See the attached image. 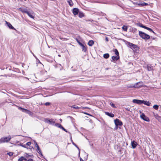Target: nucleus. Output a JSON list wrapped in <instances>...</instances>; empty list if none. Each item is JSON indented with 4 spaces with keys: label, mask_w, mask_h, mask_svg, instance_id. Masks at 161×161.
Wrapping results in <instances>:
<instances>
[{
    "label": "nucleus",
    "mask_w": 161,
    "mask_h": 161,
    "mask_svg": "<svg viewBox=\"0 0 161 161\" xmlns=\"http://www.w3.org/2000/svg\"><path fill=\"white\" fill-rule=\"evenodd\" d=\"M106 40L107 42L108 41V39L107 37H106Z\"/></svg>",
    "instance_id": "nucleus-45"
},
{
    "label": "nucleus",
    "mask_w": 161,
    "mask_h": 161,
    "mask_svg": "<svg viewBox=\"0 0 161 161\" xmlns=\"http://www.w3.org/2000/svg\"><path fill=\"white\" fill-rule=\"evenodd\" d=\"M7 154L10 156H12L13 154V153L12 152H9V153H8Z\"/></svg>",
    "instance_id": "nucleus-37"
},
{
    "label": "nucleus",
    "mask_w": 161,
    "mask_h": 161,
    "mask_svg": "<svg viewBox=\"0 0 161 161\" xmlns=\"http://www.w3.org/2000/svg\"><path fill=\"white\" fill-rule=\"evenodd\" d=\"M142 104H144L147 106H150L151 103L148 101L143 100Z\"/></svg>",
    "instance_id": "nucleus-14"
},
{
    "label": "nucleus",
    "mask_w": 161,
    "mask_h": 161,
    "mask_svg": "<svg viewBox=\"0 0 161 161\" xmlns=\"http://www.w3.org/2000/svg\"><path fill=\"white\" fill-rule=\"evenodd\" d=\"M139 83V82H138V83H136V84H135V85H134V86H132V87H137V84H138Z\"/></svg>",
    "instance_id": "nucleus-40"
},
{
    "label": "nucleus",
    "mask_w": 161,
    "mask_h": 161,
    "mask_svg": "<svg viewBox=\"0 0 161 161\" xmlns=\"http://www.w3.org/2000/svg\"><path fill=\"white\" fill-rule=\"evenodd\" d=\"M35 146L37 148L36 151L37 152L40 154H41V155H42V152L41 150H40V147L37 144L36 142H35Z\"/></svg>",
    "instance_id": "nucleus-9"
},
{
    "label": "nucleus",
    "mask_w": 161,
    "mask_h": 161,
    "mask_svg": "<svg viewBox=\"0 0 161 161\" xmlns=\"http://www.w3.org/2000/svg\"><path fill=\"white\" fill-rule=\"evenodd\" d=\"M80 161H84L82 159V158H81V157H80Z\"/></svg>",
    "instance_id": "nucleus-44"
},
{
    "label": "nucleus",
    "mask_w": 161,
    "mask_h": 161,
    "mask_svg": "<svg viewBox=\"0 0 161 161\" xmlns=\"http://www.w3.org/2000/svg\"><path fill=\"white\" fill-rule=\"evenodd\" d=\"M114 123L115 125L118 126H121L122 125V122L119 119H116L114 120Z\"/></svg>",
    "instance_id": "nucleus-6"
},
{
    "label": "nucleus",
    "mask_w": 161,
    "mask_h": 161,
    "mask_svg": "<svg viewBox=\"0 0 161 161\" xmlns=\"http://www.w3.org/2000/svg\"><path fill=\"white\" fill-rule=\"evenodd\" d=\"M25 161H33V160L31 159H30L28 160L26 159V160Z\"/></svg>",
    "instance_id": "nucleus-43"
},
{
    "label": "nucleus",
    "mask_w": 161,
    "mask_h": 161,
    "mask_svg": "<svg viewBox=\"0 0 161 161\" xmlns=\"http://www.w3.org/2000/svg\"><path fill=\"white\" fill-rule=\"evenodd\" d=\"M125 109L129 111H130V108H129V107H128V108H125Z\"/></svg>",
    "instance_id": "nucleus-42"
},
{
    "label": "nucleus",
    "mask_w": 161,
    "mask_h": 161,
    "mask_svg": "<svg viewBox=\"0 0 161 161\" xmlns=\"http://www.w3.org/2000/svg\"><path fill=\"white\" fill-rule=\"evenodd\" d=\"M20 146H21L22 147H25V148L27 147H26L25 144H24V145L21 144Z\"/></svg>",
    "instance_id": "nucleus-41"
},
{
    "label": "nucleus",
    "mask_w": 161,
    "mask_h": 161,
    "mask_svg": "<svg viewBox=\"0 0 161 161\" xmlns=\"http://www.w3.org/2000/svg\"><path fill=\"white\" fill-rule=\"evenodd\" d=\"M138 5L139 6H146L148 5V4L145 2H140L138 3Z\"/></svg>",
    "instance_id": "nucleus-15"
},
{
    "label": "nucleus",
    "mask_w": 161,
    "mask_h": 161,
    "mask_svg": "<svg viewBox=\"0 0 161 161\" xmlns=\"http://www.w3.org/2000/svg\"><path fill=\"white\" fill-rule=\"evenodd\" d=\"M119 58V56H113L112 57V61L114 62L115 61L118 60Z\"/></svg>",
    "instance_id": "nucleus-12"
},
{
    "label": "nucleus",
    "mask_w": 161,
    "mask_h": 161,
    "mask_svg": "<svg viewBox=\"0 0 161 161\" xmlns=\"http://www.w3.org/2000/svg\"><path fill=\"white\" fill-rule=\"evenodd\" d=\"M79 17L80 18H81L84 17V15L83 13L82 12H79Z\"/></svg>",
    "instance_id": "nucleus-20"
},
{
    "label": "nucleus",
    "mask_w": 161,
    "mask_h": 161,
    "mask_svg": "<svg viewBox=\"0 0 161 161\" xmlns=\"http://www.w3.org/2000/svg\"><path fill=\"white\" fill-rule=\"evenodd\" d=\"M70 138H71V139H72V138H71V136H70ZM71 142H72V144L75 146L79 150V157H80V149H79V147H78V146L72 140V139H71Z\"/></svg>",
    "instance_id": "nucleus-13"
},
{
    "label": "nucleus",
    "mask_w": 161,
    "mask_h": 161,
    "mask_svg": "<svg viewBox=\"0 0 161 161\" xmlns=\"http://www.w3.org/2000/svg\"><path fill=\"white\" fill-rule=\"evenodd\" d=\"M59 120H60V122H62V119H59Z\"/></svg>",
    "instance_id": "nucleus-49"
},
{
    "label": "nucleus",
    "mask_w": 161,
    "mask_h": 161,
    "mask_svg": "<svg viewBox=\"0 0 161 161\" xmlns=\"http://www.w3.org/2000/svg\"><path fill=\"white\" fill-rule=\"evenodd\" d=\"M67 2L70 6H72L73 3L71 0H68Z\"/></svg>",
    "instance_id": "nucleus-27"
},
{
    "label": "nucleus",
    "mask_w": 161,
    "mask_h": 161,
    "mask_svg": "<svg viewBox=\"0 0 161 161\" xmlns=\"http://www.w3.org/2000/svg\"><path fill=\"white\" fill-rule=\"evenodd\" d=\"M139 35L141 37L145 40H147L150 38L149 35L141 31H139Z\"/></svg>",
    "instance_id": "nucleus-1"
},
{
    "label": "nucleus",
    "mask_w": 161,
    "mask_h": 161,
    "mask_svg": "<svg viewBox=\"0 0 161 161\" xmlns=\"http://www.w3.org/2000/svg\"><path fill=\"white\" fill-rule=\"evenodd\" d=\"M147 69L148 71H151L153 69V67L151 65L148 64L147 66Z\"/></svg>",
    "instance_id": "nucleus-19"
},
{
    "label": "nucleus",
    "mask_w": 161,
    "mask_h": 161,
    "mask_svg": "<svg viewBox=\"0 0 161 161\" xmlns=\"http://www.w3.org/2000/svg\"><path fill=\"white\" fill-rule=\"evenodd\" d=\"M77 42L78 43V44L80 45L81 46V45H82V44L80 42L78 39H76V40Z\"/></svg>",
    "instance_id": "nucleus-38"
},
{
    "label": "nucleus",
    "mask_w": 161,
    "mask_h": 161,
    "mask_svg": "<svg viewBox=\"0 0 161 161\" xmlns=\"http://www.w3.org/2000/svg\"><path fill=\"white\" fill-rule=\"evenodd\" d=\"M109 55L108 53H105L103 55V57L105 58H109Z\"/></svg>",
    "instance_id": "nucleus-26"
},
{
    "label": "nucleus",
    "mask_w": 161,
    "mask_h": 161,
    "mask_svg": "<svg viewBox=\"0 0 161 161\" xmlns=\"http://www.w3.org/2000/svg\"><path fill=\"white\" fill-rule=\"evenodd\" d=\"M19 9L20 10L22 13H25L26 14H27V12H28V11L26 9H22L21 8H19Z\"/></svg>",
    "instance_id": "nucleus-23"
},
{
    "label": "nucleus",
    "mask_w": 161,
    "mask_h": 161,
    "mask_svg": "<svg viewBox=\"0 0 161 161\" xmlns=\"http://www.w3.org/2000/svg\"><path fill=\"white\" fill-rule=\"evenodd\" d=\"M143 100L134 99L132 100V102L138 104H142Z\"/></svg>",
    "instance_id": "nucleus-7"
},
{
    "label": "nucleus",
    "mask_w": 161,
    "mask_h": 161,
    "mask_svg": "<svg viewBox=\"0 0 161 161\" xmlns=\"http://www.w3.org/2000/svg\"><path fill=\"white\" fill-rule=\"evenodd\" d=\"M33 54V56L35 57L36 58V56H35V55Z\"/></svg>",
    "instance_id": "nucleus-48"
},
{
    "label": "nucleus",
    "mask_w": 161,
    "mask_h": 161,
    "mask_svg": "<svg viewBox=\"0 0 161 161\" xmlns=\"http://www.w3.org/2000/svg\"><path fill=\"white\" fill-rule=\"evenodd\" d=\"M94 43V42L92 40H90L89 41L88 43V44L90 46H92Z\"/></svg>",
    "instance_id": "nucleus-21"
},
{
    "label": "nucleus",
    "mask_w": 161,
    "mask_h": 161,
    "mask_svg": "<svg viewBox=\"0 0 161 161\" xmlns=\"http://www.w3.org/2000/svg\"><path fill=\"white\" fill-rule=\"evenodd\" d=\"M38 63H41V62H40V61L38 62Z\"/></svg>",
    "instance_id": "nucleus-51"
},
{
    "label": "nucleus",
    "mask_w": 161,
    "mask_h": 161,
    "mask_svg": "<svg viewBox=\"0 0 161 161\" xmlns=\"http://www.w3.org/2000/svg\"><path fill=\"white\" fill-rule=\"evenodd\" d=\"M71 108L75 109H79L80 108V107L76 105H73L71 107Z\"/></svg>",
    "instance_id": "nucleus-32"
},
{
    "label": "nucleus",
    "mask_w": 161,
    "mask_h": 161,
    "mask_svg": "<svg viewBox=\"0 0 161 161\" xmlns=\"http://www.w3.org/2000/svg\"><path fill=\"white\" fill-rule=\"evenodd\" d=\"M50 103L49 102H47L45 103V105L46 106H48L50 104Z\"/></svg>",
    "instance_id": "nucleus-39"
},
{
    "label": "nucleus",
    "mask_w": 161,
    "mask_h": 161,
    "mask_svg": "<svg viewBox=\"0 0 161 161\" xmlns=\"http://www.w3.org/2000/svg\"><path fill=\"white\" fill-rule=\"evenodd\" d=\"M38 63H41V62H40V61L38 62Z\"/></svg>",
    "instance_id": "nucleus-50"
},
{
    "label": "nucleus",
    "mask_w": 161,
    "mask_h": 161,
    "mask_svg": "<svg viewBox=\"0 0 161 161\" xmlns=\"http://www.w3.org/2000/svg\"><path fill=\"white\" fill-rule=\"evenodd\" d=\"M86 21H91V22H92V21H93L92 20H86Z\"/></svg>",
    "instance_id": "nucleus-46"
},
{
    "label": "nucleus",
    "mask_w": 161,
    "mask_h": 161,
    "mask_svg": "<svg viewBox=\"0 0 161 161\" xmlns=\"http://www.w3.org/2000/svg\"><path fill=\"white\" fill-rule=\"evenodd\" d=\"M139 113H140V114H142V111H140Z\"/></svg>",
    "instance_id": "nucleus-47"
},
{
    "label": "nucleus",
    "mask_w": 161,
    "mask_h": 161,
    "mask_svg": "<svg viewBox=\"0 0 161 161\" xmlns=\"http://www.w3.org/2000/svg\"><path fill=\"white\" fill-rule=\"evenodd\" d=\"M140 117L141 119L147 122H149L150 121L149 118L146 116L143 113H142L140 115Z\"/></svg>",
    "instance_id": "nucleus-5"
},
{
    "label": "nucleus",
    "mask_w": 161,
    "mask_h": 161,
    "mask_svg": "<svg viewBox=\"0 0 161 161\" xmlns=\"http://www.w3.org/2000/svg\"><path fill=\"white\" fill-rule=\"evenodd\" d=\"M122 29L125 31H127V27L126 26L124 25L122 27Z\"/></svg>",
    "instance_id": "nucleus-30"
},
{
    "label": "nucleus",
    "mask_w": 161,
    "mask_h": 161,
    "mask_svg": "<svg viewBox=\"0 0 161 161\" xmlns=\"http://www.w3.org/2000/svg\"><path fill=\"white\" fill-rule=\"evenodd\" d=\"M45 122L49 124L53 125L55 123V121L52 119H49L48 118H45L44 119Z\"/></svg>",
    "instance_id": "nucleus-3"
},
{
    "label": "nucleus",
    "mask_w": 161,
    "mask_h": 161,
    "mask_svg": "<svg viewBox=\"0 0 161 161\" xmlns=\"http://www.w3.org/2000/svg\"><path fill=\"white\" fill-rule=\"evenodd\" d=\"M158 107H159L158 105H154L153 106V108H154V109H156V110L158 109Z\"/></svg>",
    "instance_id": "nucleus-31"
},
{
    "label": "nucleus",
    "mask_w": 161,
    "mask_h": 161,
    "mask_svg": "<svg viewBox=\"0 0 161 161\" xmlns=\"http://www.w3.org/2000/svg\"><path fill=\"white\" fill-rule=\"evenodd\" d=\"M80 46L82 47V50L84 52H86V49L85 47V46L83 44H82Z\"/></svg>",
    "instance_id": "nucleus-25"
},
{
    "label": "nucleus",
    "mask_w": 161,
    "mask_h": 161,
    "mask_svg": "<svg viewBox=\"0 0 161 161\" xmlns=\"http://www.w3.org/2000/svg\"><path fill=\"white\" fill-rule=\"evenodd\" d=\"M114 52H115V54L117 56H119V53L118 51L117 50V49H115Z\"/></svg>",
    "instance_id": "nucleus-33"
},
{
    "label": "nucleus",
    "mask_w": 161,
    "mask_h": 161,
    "mask_svg": "<svg viewBox=\"0 0 161 161\" xmlns=\"http://www.w3.org/2000/svg\"><path fill=\"white\" fill-rule=\"evenodd\" d=\"M110 105L112 107L114 108H116V107L115 106L114 104L112 102H111L110 103Z\"/></svg>",
    "instance_id": "nucleus-34"
},
{
    "label": "nucleus",
    "mask_w": 161,
    "mask_h": 161,
    "mask_svg": "<svg viewBox=\"0 0 161 161\" xmlns=\"http://www.w3.org/2000/svg\"><path fill=\"white\" fill-rule=\"evenodd\" d=\"M55 126L58 127L60 128L61 127H62V125L58 123H56L54 124Z\"/></svg>",
    "instance_id": "nucleus-29"
},
{
    "label": "nucleus",
    "mask_w": 161,
    "mask_h": 161,
    "mask_svg": "<svg viewBox=\"0 0 161 161\" xmlns=\"http://www.w3.org/2000/svg\"><path fill=\"white\" fill-rule=\"evenodd\" d=\"M6 22V23L7 24L8 26L9 27V28L13 30H15V29L14 28L13 26H12V25L10 23L8 22L7 21Z\"/></svg>",
    "instance_id": "nucleus-17"
},
{
    "label": "nucleus",
    "mask_w": 161,
    "mask_h": 161,
    "mask_svg": "<svg viewBox=\"0 0 161 161\" xmlns=\"http://www.w3.org/2000/svg\"><path fill=\"white\" fill-rule=\"evenodd\" d=\"M31 142H28L26 143V144L25 145H26V146L27 145L28 146H29L30 145H31Z\"/></svg>",
    "instance_id": "nucleus-36"
},
{
    "label": "nucleus",
    "mask_w": 161,
    "mask_h": 161,
    "mask_svg": "<svg viewBox=\"0 0 161 161\" xmlns=\"http://www.w3.org/2000/svg\"><path fill=\"white\" fill-rule=\"evenodd\" d=\"M60 129H62L64 131L66 132H68L69 133H70L65 128H64L62 126L61 127Z\"/></svg>",
    "instance_id": "nucleus-35"
},
{
    "label": "nucleus",
    "mask_w": 161,
    "mask_h": 161,
    "mask_svg": "<svg viewBox=\"0 0 161 161\" xmlns=\"http://www.w3.org/2000/svg\"><path fill=\"white\" fill-rule=\"evenodd\" d=\"M11 139V137L10 136H9L8 137H2L0 139V144L8 142Z\"/></svg>",
    "instance_id": "nucleus-2"
},
{
    "label": "nucleus",
    "mask_w": 161,
    "mask_h": 161,
    "mask_svg": "<svg viewBox=\"0 0 161 161\" xmlns=\"http://www.w3.org/2000/svg\"><path fill=\"white\" fill-rule=\"evenodd\" d=\"M27 13V14L30 18L34 19V13L32 11H28Z\"/></svg>",
    "instance_id": "nucleus-8"
},
{
    "label": "nucleus",
    "mask_w": 161,
    "mask_h": 161,
    "mask_svg": "<svg viewBox=\"0 0 161 161\" xmlns=\"http://www.w3.org/2000/svg\"><path fill=\"white\" fill-rule=\"evenodd\" d=\"M144 29H147V30H148V31H150L151 32H152L153 33H155L153 31V30L151 28H150L148 27L145 26Z\"/></svg>",
    "instance_id": "nucleus-28"
},
{
    "label": "nucleus",
    "mask_w": 161,
    "mask_h": 161,
    "mask_svg": "<svg viewBox=\"0 0 161 161\" xmlns=\"http://www.w3.org/2000/svg\"><path fill=\"white\" fill-rule=\"evenodd\" d=\"M105 114L108 115V116L111 117H113L114 116V115L113 114H112L111 113H109L108 112H105Z\"/></svg>",
    "instance_id": "nucleus-18"
},
{
    "label": "nucleus",
    "mask_w": 161,
    "mask_h": 161,
    "mask_svg": "<svg viewBox=\"0 0 161 161\" xmlns=\"http://www.w3.org/2000/svg\"><path fill=\"white\" fill-rule=\"evenodd\" d=\"M72 12L74 15L78 14L79 12L78 9L77 8H74Z\"/></svg>",
    "instance_id": "nucleus-11"
},
{
    "label": "nucleus",
    "mask_w": 161,
    "mask_h": 161,
    "mask_svg": "<svg viewBox=\"0 0 161 161\" xmlns=\"http://www.w3.org/2000/svg\"><path fill=\"white\" fill-rule=\"evenodd\" d=\"M18 109L21 111L22 112H24L26 114H27L29 115H31L32 113L29 110H28L26 109L20 107H19L18 108Z\"/></svg>",
    "instance_id": "nucleus-4"
},
{
    "label": "nucleus",
    "mask_w": 161,
    "mask_h": 161,
    "mask_svg": "<svg viewBox=\"0 0 161 161\" xmlns=\"http://www.w3.org/2000/svg\"><path fill=\"white\" fill-rule=\"evenodd\" d=\"M131 146L133 148H135L136 147L137 145V143L135 141H133L131 143Z\"/></svg>",
    "instance_id": "nucleus-16"
},
{
    "label": "nucleus",
    "mask_w": 161,
    "mask_h": 161,
    "mask_svg": "<svg viewBox=\"0 0 161 161\" xmlns=\"http://www.w3.org/2000/svg\"><path fill=\"white\" fill-rule=\"evenodd\" d=\"M128 45L131 49H135L136 48L137 46L130 42L128 43Z\"/></svg>",
    "instance_id": "nucleus-10"
},
{
    "label": "nucleus",
    "mask_w": 161,
    "mask_h": 161,
    "mask_svg": "<svg viewBox=\"0 0 161 161\" xmlns=\"http://www.w3.org/2000/svg\"><path fill=\"white\" fill-rule=\"evenodd\" d=\"M137 25L138 26L144 28H145V26L143 25L142 23H137Z\"/></svg>",
    "instance_id": "nucleus-24"
},
{
    "label": "nucleus",
    "mask_w": 161,
    "mask_h": 161,
    "mask_svg": "<svg viewBox=\"0 0 161 161\" xmlns=\"http://www.w3.org/2000/svg\"><path fill=\"white\" fill-rule=\"evenodd\" d=\"M24 160H26V158L23 156H22L18 159V161H23Z\"/></svg>",
    "instance_id": "nucleus-22"
}]
</instances>
